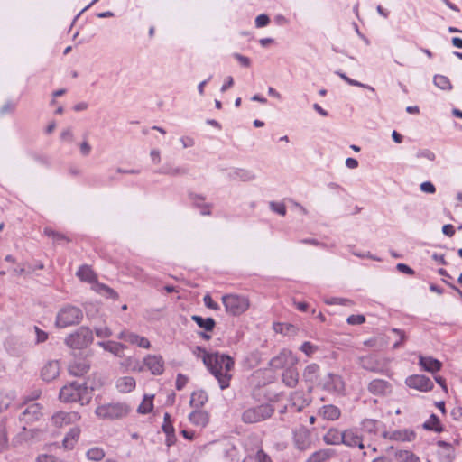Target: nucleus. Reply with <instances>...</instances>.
I'll list each match as a JSON object with an SVG mask.
<instances>
[{
  "mask_svg": "<svg viewBox=\"0 0 462 462\" xmlns=\"http://www.w3.org/2000/svg\"><path fill=\"white\" fill-rule=\"evenodd\" d=\"M159 173L172 175V176L184 175V174H187V170L184 168H169L168 169L166 167H163L159 171Z\"/></svg>",
  "mask_w": 462,
  "mask_h": 462,
  "instance_id": "nucleus-46",
  "label": "nucleus"
},
{
  "mask_svg": "<svg viewBox=\"0 0 462 462\" xmlns=\"http://www.w3.org/2000/svg\"><path fill=\"white\" fill-rule=\"evenodd\" d=\"M189 198L190 201L192 202V204L198 208H199L202 204H205L204 200L206 198L201 194L190 192L189 194Z\"/></svg>",
  "mask_w": 462,
  "mask_h": 462,
  "instance_id": "nucleus-49",
  "label": "nucleus"
},
{
  "mask_svg": "<svg viewBox=\"0 0 462 462\" xmlns=\"http://www.w3.org/2000/svg\"><path fill=\"white\" fill-rule=\"evenodd\" d=\"M395 458L399 462H420L418 456L409 450H398L395 452Z\"/></svg>",
  "mask_w": 462,
  "mask_h": 462,
  "instance_id": "nucleus-36",
  "label": "nucleus"
},
{
  "mask_svg": "<svg viewBox=\"0 0 462 462\" xmlns=\"http://www.w3.org/2000/svg\"><path fill=\"white\" fill-rule=\"evenodd\" d=\"M130 273L140 281L145 282L147 280V274L141 268L134 267L130 270Z\"/></svg>",
  "mask_w": 462,
  "mask_h": 462,
  "instance_id": "nucleus-54",
  "label": "nucleus"
},
{
  "mask_svg": "<svg viewBox=\"0 0 462 462\" xmlns=\"http://www.w3.org/2000/svg\"><path fill=\"white\" fill-rule=\"evenodd\" d=\"M423 428L429 430H433L435 432L442 431V427L440 426L439 419L435 414H431L429 420L423 423Z\"/></svg>",
  "mask_w": 462,
  "mask_h": 462,
  "instance_id": "nucleus-38",
  "label": "nucleus"
},
{
  "mask_svg": "<svg viewBox=\"0 0 462 462\" xmlns=\"http://www.w3.org/2000/svg\"><path fill=\"white\" fill-rule=\"evenodd\" d=\"M319 365L312 363L308 365L302 374L303 379L306 383H309L310 384H313L316 383L319 377ZM310 390L312 389V385H310Z\"/></svg>",
  "mask_w": 462,
  "mask_h": 462,
  "instance_id": "nucleus-26",
  "label": "nucleus"
},
{
  "mask_svg": "<svg viewBox=\"0 0 462 462\" xmlns=\"http://www.w3.org/2000/svg\"><path fill=\"white\" fill-rule=\"evenodd\" d=\"M360 366L367 371L382 374H387V369L383 368L378 358L374 356H366L360 358Z\"/></svg>",
  "mask_w": 462,
  "mask_h": 462,
  "instance_id": "nucleus-12",
  "label": "nucleus"
},
{
  "mask_svg": "<svg viewBox=\"0 0 462 462\" xmlns=\"http://www.w3.org/2000/svg\"><path fill=\"white\" fill-rule=\"evenodd\" d=\"M309 405V400L306 398L303 391H295L290 396V406L295 411H301L306 406Z\"/></svg>",
  "mask_w": 462,
  "mask_h": 462,
  "instance_id": "nucleus-21",
  "label": "nucleus"
},
{
  "mask_svg": "<svg viewBox=\"0 0 462 462\" xmlns=\"http://www.w3.org/2000/svg\"><path fill=\"white\" fill-rule=\"evenodd\" d=\"M319 414L325 420H336L339 419L341 415V411L336 405L327 404L319 408Z\"/></svg>",
  "mask_w": 462,
  "mask_h": 462,
  "instance_id": "nucleus-25",
  "label": "nucleus"
},
{
  "mask_svg": "<svg viewBox=\"0 0 462 462\" xmlns=\"http://www.w3.org/2000/svg\"><path fill=\"white\" fill-rule=\"evenodd\" d=\"M80 434V430L79 428L71 429L65 436L63 439V445L67 448H72L74 447L75 442L78 440Z\"/></svg>",
  "mask_w": 462,
  "mask_h": 462,
  "instance_id": "nucleus-34",
  "label": "nucleus"
},
{
  "mask_svg": "<svg viewBox=\"0 0 462 462\" xmlns=\"http://www.w3.org/2000/svg\"><path fill=\"white\" fill-rule=\"evenodd\" d=\"M15 399V393L9 391L0 394V411L7 410Z\"/></svg>",
  "mask_w": 462,
  "mask_h": 462,
  "instance_id": "nucleus-37",
  "label": "nucleus"
},
{
  "mask_svg": "<svg viewBox=\"0 0 462 462\" xmlns=\"http://www.w3.org/2000/svg\"><path fill=\"white\" fill-rule=\"evenodd\" d=\"M300 349L310 356L317 350V346L312 345L310 342L306 341L300 346Z\"/></svg>",
  "mask_w": 462,
  "mask_h": 462,
  "instance_id": "nucleus-56",
  "label": "nucleus"
},
{
  "mask_svg": "<svg viewBox=\"0 0 462 462\" xmlns=\"http://www.w3.org/2000/svg\"><path fill=\"white\" fill-rule=\"evenodd\" d=\"M202 361L209 373L217 380L221 390L230 386L232 378L231 371L234 368V359L226 354L219 352L205 353Z\"/></svg>",
  "mask_w": 462,
  "mask_h": 462,
  "instance_id": "nucleus-1",
  "label": "nucleus"
},
{
  "mask_svg": "<svg viewBox=\"0 0 462 462\" xmlns=\"http://www.w3.org/2000/svg\"><path fill=\"white\" fill-rule=\"evenodd\" d=\"M143 365L154 375H160L164 372V360L158 355H147L143 358Z\"/></svg>",
  "mask_w": 462,
  "mask_h": 462,
  "instance_id": "nucleus-11",
  "label": "nucleus"
},
{
  "mask_svg": "<svg viewBox=\"0 0 462 462\" xmlns=\"http://www.w3.org/2000/svg\"><path fill=\"white\" fill-rule=\"evenodd\" d=\"M376 425L377 421L375 420L366 419L362 422V427L364 430L368 433H375L376 432Z\"/></svg>",
  "mask_w": 462,
  "mask_h": 462,
  "instance_id": "nucleus-47",
  "label": "nucleus"
},
{
  "mask_svg": "<svg viewBox=\"0 0 462 462\" xmlns=\"http://www.w3.org/2000/svg\"><path fill=\"white\" fill-rule=\"evenodd\" d=\"M451 415L454 420L462 421V407L461 406L455 407L451 411Z\"/></svg>",
  "mask_w": 462,
  "mask_h": 462,
  "instance_id": "nucleus-63",
  "label": "nucleus"
},
{
  "mask_svg": "<svg viewBox=\"0 0 462 462\" xmlns=\"http://www.w3.org/2000/svg\"><path fill=\"white\" fill-rule=\"evenodd\" d=\"M342 444L350 448L358 447L360 449L365 448L363 438L356 429H348L343 431Z\"/></svg>",
  "mask_w": 462,
  "mask_h": 462,
  "instance_id": "nucleus-16",
  "label": "nucleus"
},
{
  "mask_svg": "<svg viewBox=\"0 0 462 462\" xmlns=\"http://www.w3.org/2000/svg\"><path fill=\"white\" fill-rule=\"evenodd\" d=\"M405 383L408 387L420 392H429L434 386L432 381L424 374L410 375L406 378Z\"/></svg>",
  "mask_w": 462,
  "mask_h": 462,
  "instance_id": "nucleus-9",
  "label": "nucleus"
},
{
  "mask_svg": "<svg viewBox=\"0 0 462 462\" xmlns=\"http://www.w3.org/2000/svg\"><path fill=\"white\" fill-rule=\"evenodd\" d=\"M294 361L292 353L290 350L282 349L276 356L270 360V365L273 369H281L289 363L293 364Z\"/></svg>",
  "mask_w": 462,
  "mask_h": 462,
  "instance_id": "nucleus-17",
  "label": "nucleus"
},
{
  "mask_svg": "<svg viewBox=\"0 0 462 462\" xmlns=\"http://www.w3.org/2000/svg\"><path fill=\"white\" fill-rule=\"evenodd\" d=\"M282 380L286 386L294 388L299 382V373L297 369L293 366L286 368L282 374Z\"/></svg>",
  "mask_w": 462,
  "mask_h": 462,
  "instance_id": "nucleus-27",
  "label": "nucleus"
},
{
  "mask_svg": "<svg viewBox=\"0 0 462 462\" xmlns=\"http://www.w3.org/2000/svg\"><path fill=\"white\" fill-rule=\"evenodd\" d=\"M59 398L62 402H79L83 406L90 402L92 389L86 383L72 382L60 390Z\"/></svg>",
  "mask_w": 462,
  "mask_h": 462,
  "instance_id": "nucleus-2",
  "label": "nucleus"
},
{
  "mask_svg": "<svg viewBox=\"0 0 462 462\" xmlns=\"http://www.w3.org/2000/svg\"><path fill=\"white\" fill-rule=\"evenodd\" d=\"M7 422L6 420L3 419L0 420V452L7 447Z\"/></svg>",
  "mask_w": 462,
  "mask_h": 462,
  "instance_id": "nucleus-39",
  "label": "nucleus"
},
{
  "mask_svg": "<svg viewBox=\"0 0 462 462\" xmlns=\"http://www.w3.org/2000/svg\"><path fill=\"white\" fill-rule=\"evenodd\" d=\"M204 304L207 308L217 310H219V305L215 302L212 299V297L209 294H206L203 298Z\"/></svg>",
  "mask_w": 462,
  "mask_h": 462,
  "instance_id": "nucleus-57",
  "label": "nucleus"
},
{
  "mask_svg": "<svg viewBox=\"0 0 462 462\" xmlns=\"http://www.w3.org/2000/svg\"><path fill=\"white\" fill-rule=\"evenodd\" d=\"M226 311L233 316L244 313L249 308V300L245 296L227 294L222 297Z\"/></svg>",
  "mask_w": 462,
  "mask_h": 462,
  "instance_id": "nucleus-7",
  "label": "nucleus"
},
{
  "mask_svg": "<svg viewBox=\"0 0 462 462\" xmlns=\"http://www.w3.org/2000/svg\"><path fill=\"white\" fill-rule=\"evenodd\" d=\"M325 303L328 305H344V306H346L348 303H351V300L345 299V298L332 297L329 299H326Z\"/></svg>",
  "mask_w": 462,
  "mask_h": 462,
  "instance_id": "nucleus-51",
  "label": "nucleus"
},
{
  "mask_svg": "<svg viewBox=\"0 0 462 462\" xmlns=\"http://www.w3.org/2000/svg\"><path fill=\"white\" fill-rule=\"evenodd\" d=\"M77 277L82 281L92 283L96 282L97 276L93 270L88 265H82L76 273Z\"/></svg>",
  "mask_w": 462,
  "mask_h": 462,
  "instance_id": "nucleus-30",
  "label": "nucleus"
},
{
  "mask_svg": "<svg viewBox=\"0 0 462 462\" xmlns=\"http://www.w3.org/2000/svg\"><path fill=\"white\" fill-rule=\"evenodd\" d=\"M346 321L350 325H361L365 321V319L363 315H350Z\"/></svg>",
  "mask_w": 462,
  "mask_h": 462,
  "instance_id": "nucleus-58",
  "label": "nucleus"
},
{
  "mask_svg": "<svg viewBox=\"0 0 462 462\" xmlns=\"http://www.w3.org/2000/svg\"><path fill=\"white\" fill-rule=\"evenodd\" d=\"M208 393L204 390L195 391L191 393L189 404L199 409L208 402Z\"/></svg>",
  "mask_w": 462,
  "mask_h": 462,
  "instance_id": "nucleus-31",
  "label": "nucleus"
},
{
  "mask_svg": "<svg viewBox=\"0 0 462 462\" xmlns=\"http://www.w3.org/2000/svg\"><path fill=\"white\" fill-rule=\"evenodd\" d=\"M392 332L400 337V339L393 345V348L397 349L402 346L403 341L406 339V335L404 331L400 328H392Z\"/></svg>",
  "mask_w": 462,
  "mask_h": 462,
  "instance_id": "nucleus-53",
  "label": "nucleus"
},
{
  "mask_svg": "<svg viewBox=\"0 0 462 462\" xmlns=\"http://www.w3.org/2000/svg\"><path fill=\"white\" fill-rule=\"evenodd\" d=\"M234 180H239L242 181H251L255 179V175L253 171L245 169H236L232 173Z\"/></svg>",
  "mask_w": 462,
  "mask_h": 462,
  "instance_id": "nucleus-33",
  "label": "nucleus"
},
{
  "mask_svg": "<svg viewBox=\"0 0 462 462\" xmlns=\"http://www.w3.org/2000/svg\"><path fill=\"white\" fill-rule=\"evenodd\" d=\"M270 209L280 216H285L286 215V207L283 203L274 202L271 201L269 203Z\"/></svg>",
  "mask_w": 462,
  "mask_h": 462,
  "instance_id": "nucleus-48",
  "label": "nucleus"
},
{
  "mask_svg": "<svg viewBox=\"0 0 462 462\" xmlns=\"http://www.w3.org/2000/svg\"><path fill=\"white\" fill-rule=\"evenodd\" d=\"M273 413L274 408L272 404L262 403L245 409L241 415V420L245 424L258 423L270 419Z\"/></svg>",
  "mask_w": 462,
  "mask_h": 462,
  "instance_id": "nucleus-5",
  "label": "nucleus"
},
{
  "mask_svg": "<svg viewBox=\"0 0 462 462\" xmlns=\"http://www.w3.org/2000/svg\"><path fill=\"white\" fill-rule=\"evenodd\" d=\"M153 395L147 397L144 396L143 402L137 408V411L141 414H147L152 411L153 408Z\"/></svg>",
  "mask_w": 462,
  "mask_h": 462,
  "instance_id": "nucleus-42",
  "label": "nucleus"
},
{
  "mask_svg": "<svg viewBox=\"0 0 462 462\" xmlns=\"http://www.w3.org/2000/svg\"><path fill=\"white\" fill-rule=\"evenodd\" d=\"M434 84L443 90H448L451 88V83L448 78L443 75H436L434 77Z\"/></svg>",
  "mask_w": 462,
  "mask_h": 462,
  "instance_id": "nucleus-44",
  "label": "nucleus"
},
{
  "mask_svg": "<svg viewBox=\"0 0 462 462\" xmlns=\"http://www.w3.org/2000/svg\"><path fill=\"white\" fill-rule=\"evenodd\" d=\"M293 440L299 450H306L310 446V432L305 427H300L293 432Z\"/></svg>",
  "mask_w": 462,
  "mask_h": 462,
  "instance_id": "nucleus-13",
  "label": "nucleus"
},
{
  "mask_svg": "<svg viewBox=\"0 0 462 462\" xmlns=\"http://www.w3.org/2000/svg\"><path fill=\"white\" fill-rule=\"evenodd\" d=\"M83 317V311L80 308L67 304L58 311L55 325L60 328L76 326L82 321Z\"/></svg>",
  "mask_w": 462,
  "mask_h": 462,
  "instance_id": "nucleus-3",
  "label": "nucleus"
},
{
  "mask_svg": "<svg viewBox=\"0 0 462 462\" xmlns=\"http://www.w3.org/2000/svg\"><path fill=\"white\" fill-rule=\"evenodd\" d=\"M42 406L40 403L33 402L29 404L19 417L21 422L25 424L39 420L42 415Z\"/></svg>",
  "mask_w": 462,
  "mask_h": 462,
  "instance_id": "nucleus-10",
  "label": "nucleus"
},
{
  "mask_svg": "<svg viewBox=\"0 0 462 462\" xmlns=\"http://www.w3.org/2000/svg\"><path fill=\"white\" fill-rule=\"evenodd\" d=\"M419 364L423 370L430 373L438 372L441 369L442 364L431 356H420Z\"/></svg>",
  "mask_w": 462,
  "mask_h": 462,
  "instance_id": "nucleus-23",
  "label": "nucleus"
},
{
  "mask_svg": "<svg viewBox=\"0 0 462 462\" xmlns=\"http://www.w3.org/2000/svg\"><path fill=\"white\" fill-rule=\"evenodd\" d=\"M90 369V363L86 358L75 359L69 365V373L73 376H83Z\"/></svg>",
  "mask_w": 462,
  "mask_h": 462,
  "instance_id": "nucleus-18",
  "label": "nucleus"
},
{
  "mask_svg": "<svg viewBox=\"0 0 462 462\" xmlns=\"http://www.w3.org/2000/svg\"><path fill=\"white\" fill-rule=\"evenodd\" d=\"M417 158H424L429 161H434L436 158L435 153L429 149L419 150L416 153Z\"/></svg>",
  "mask_w": 462,
  "mask_h": 462,
  "instance_id": "nucleus-52",
  "label": "nucleus"
},
{
  "mask_svg": "<svg viewBox=\"0 0 462 462\" xmlns=\"http://www.w3.org/2000/svg\"><path fill=\"white\" fill-rule=\"evenodd\" d=\"M189 379L186 375L182 374H178L176 382H175V387L178 391L182 390L185 385L187 384Z\"/></svg>",
  "mask_w": 462,
  "mask_h": 462,
  "instance_id": "nucleus-55",
  "label": "nucleus"
},
{
  "mask_svg": "<svg viewBox=\"0 0 462 462\" xmlns=\"http://www.w3.org/2000/svg\"><path fill=\"white\" fill-rule=\"evenodd\" d=\"M97 345L101 346L104 350L110 352L116 356L122 357L124 356L123 352L126 347L124 344L116 342V341H99Z\"/></svg>",
  "mask_w": 462,
  "mask_h": 462,
  "instance_id": "nucleus-24",
  "label": "nucleus"
},
{
  "mask_svg": "<svg viewBox=\"0 0 462 462\" xmlns=\"http://www.w3.org/2000/svg\"><path fill=\"white\" fill-rule=\"evenodd\" d=\"M44 234L52 238L53 242L56 244H60L61 242H69L70 240L64 235L59 232H56L51 228H45Z\"/></svg>",
  "mask_w": 462,
  "mask_h": 462,
  "instance_id": "nucleus-43",
  "label": "nucleus"
},
{
  "mask_svg": "<svg viewBox=\"0 0 462 462\" xmlns=\"http://www.w3.org/2000/svg\"><path fill=\"white\" fill-rule=\"evenodd\" d=\"M270 23V18L266 14H260L255 19V26L257 28H262L268 25Z\"/></svg>",
  "mask_w": 462,
  "mask_h": 462,
  "instance_id": "nucleus-61",
  "label": "nucleus"
},
{
  "mask_svg": "<svg viewBox=\"0 0 462 462\" xmlns=\"http://www.w3.org/2000/svg\"><path fill=\"white\" fill-rule=\"evenodd\" d=\"M420 190L422 192L428 193V194H434L436 192V188L434 184L430 181H424L420 184Z\"/></svg>",
  "mask_w": 462,
  "mask_h": 462,
  "instance_id": "nucleus-60",
  "label": "nucleus"
},
{
  "mask_svg": "<svg viewBox=\"0 0 462 462\" xmlns=\"http://www.w3.org/2000/svg\"><path fill=\"white\" fill-rule=\"evenodd\" d=\"M383 437L396 441H412L415 439L416 434L413 430L404 429L392 432L383 431Z\"/></svg>",
  "mask_w": 462,
  "mask_h": 462,
  "instance_id": "nucleus-19",
  "label": "nucleus"
},
{
  "mask_svg": "<svg viewBox=\"0 0 462 462\" xmlns=\"http://www.w3.org/2000/svg\"><path fill=\"white\" fill-rule=\"evenodd\" d=\"M191 319L205 331H212L216 326V322L213 318H203L199 315H192Z\"/></svg>",
  "mask_w": 462,
  "mask_h": 462,
  "instance_id": "nucleus-32",
  "label": "nucleus"
},
{
  "mask_svg": "<svg viewBox=\"0 0 462 462\" xmlns=\"http://www.w3.org/2000/svg\"><path fill=\"white\" fill-rule=\"evenodd\" d=\"M95 291L97 293L106 296V298L114 300L118 298V293L114 289L108 287L104 283L96 282Z\"/></svg>",
  "mask_w": 462,
  "mask_h": 462,
  "instance_id": "nucleus-35",
  "label": "nucleus"
},
{
  "mask_svg": "<svg viewBox=\"0 0 462 462\" xmlns=\"http://www.w3.org/2000/svg\"><path fill=\"white\" fill-rule=\"evenodd\" d=\"M367 389L374 395H385L391 392L392 385L385 380L374 379L369 383Z\"/></svg>",
  "mask_w": 462,
  "mask_h": 462,
  "instance_id": "nucleus-20",
  "label": "nucleus"
},
{
  "mask_svg": "<svg viewBox=\"0 0 462 462\" xmlns=\"http://www.w3.org/2000/svg\"><path fill=\"white\" fill-rule=\"evenodd\" d=\"M322 388L330 393L342 395L345 393L346 385L342 376L328 373L322 383Z\"/></svg>",
  "mask_w": 462,
  "mask_h": 462,
  "instance_id": "nucleus-8",
  "label": "nucleus"
},
{
  "mask_svg": "<svg viewBox=\"0 0 462 462\" xmlns=\"http://www.w3.org/2000/svg\"><path fill=\"white\" fill-rule=\"evenodd\" d=\"M254 460L256 462H272L270 456L265 453L263 449H259L254 455Z\"/></svg>",
  "mask_w": 462,
  "mask_h": 462,
  "instance_id": "nucleus-59",
  "label": "nucleus"
},
{
  "mask_svg": "<svg viewBox=\"0 0 462 462\" xmlns=\"http://www.w3.org/2000/svg\"><path fill=\"white\" fill-rule=\"evenodd\" d=\"M95 333L97 337L101 338L109 337L113 334L112 330L106 326L95 328Z\"/></svg>",
  "mask_w": 462,
  "mask_h": 462,
  "instance_id": "nucleus-50",
  "label": "nucleus"
},
{
  "mask_svg": "<svg viewBox=\"0 0 462 462\" xmlns=\"http://www.w3.org/2000/svg\"><path fill=\"white\" fill-rule=\"evenodd\" d=\"M324 442L328 445H339L343 442V431L337 429H330L323 437Z\"/></svg>",
  "mask_w": 462,
  "mask_h": 462,
  "instance_id": "nucleus-29",
  "label": "nucleus"
},
{
  "mask_svg": "<svg viewBox=\"0 0 462 462\" xmlns=\"http://www.w3.org/2000/svg\"><path fill=\"white\" fill-rule=\"evenodd\" d=\"M93 342V332L88 327L82 326L65 338V344L70 348L82 349Z\"/></svg>",
  "mask_w": 462,
  "mask_h": 462,
  "instance_id": "nucleus-6",
  "label": "nucleus"
},
{
  "mask_svg": "<svg viewBox=\"0 0 462 462\" xmlns=\"http://www.w3.org/2000/svg\"><path fill=\"white\" fill-rule=\"evenodd\" d=\"M37 462H58V460L51 455L43 454L38 456Z\"/></svg>",
  "mask_w": 462,
  "mask_h": 462,
  "instance_id": "nucleus-64",
  "label": "nucleus"
},
{
  "mask_svg": "<svg viewBox=\"0 0 462 462\" xmlns=\"http://www.w3.org/2000/svg\"><path fill=\"white\" fill-rule=\"evenodd\" d=\"M162 429L164 433H172L175 431L171 415L168 412H165L163 415V423Z\"/></svg>",
  "mask_w": 462,
  "mask_h": 462,
  "instance_id": "nucleus-45",
  "label": "nucleus"
},
{
  "mask_svg": "<svg viewBox=\"0 0 462 462\" xmlns=\"http://www.w3.org/2000/svg\"><path fill=\"white\" fill-rule=\"evenodd\" d=\"M60 363L58 360L48 361L41 370V377L46 382L55 380L60 374Z\"/></svg>",
  "mask_w": 462,
  "mask_h": 462,
  "instance_id": "nucleus-14",
  "label": "nucleus"
},
{
  "mask_svg": "<svg viewBox=\"0 0 462 462\" xmlns=\"http://www.w3.org/2000/svg\"><path fill=\"white\" fill-rule=\"evenodd\" d=\"M131 409L125 402H111L98 405L96 408V415L102 420H120L128 415Z\"/></svg>",
  "mask_w": 462,
  "mask_h": 462,
  "instance_id": "nucleus-4",
  "label": "nucleus"
},
{
  "mask_svg": "<svg viewBox=\"0 0 462 462\" xmlns=\"http://www.w3.org/2000/svg\"><path fill=\"white\" fill-rule=\"evenodd\" d=\"M135 379L132 376H124L117 379L116 386L120 393H130L135 388Z\"/></svg>",
  "mask_w": 462,
  "mask_h": 462,
  "instance_id": "nucleus-28",
  "label": "nucleus"
},
{
  "mask_svg": "<svg viewBox=\"0 0 462 462\" xmlns=\"http://www.w3.org/2000/svg\"><path fill=\"white\" fill-rule=\"evenodd\" d=\"M189 420L193 425L205 428L209 422V415L206 411L198 409L189 413Z\"/></svg>",
  "mask_w": 462,
  "mask_h": 462,
  "instance_id": "nucleus-22",
  "label": "nucleus"
},
{
  "mask_svg": "<svg viewBox=\"0 0 462 462\" xmlns=\"http://www.w3.org/2000/svg\"><path fill=\"white\" fill-rule=\"evenodd\" d=\"M86 456H87L88 459H89L91 461L98 462L104 458L105 451L101 448L95 447V448H89L87 451Z\"/></svg>",
  "mask_w": 462,
  "mask_h": 462,
  "instance_id": "nucleus-40",
  "label": "nucleus"
},
{
  "mask_svg": "<svg viewBox=\"0 0 462 462\" xmlns=\"http://www.w3.org/2000/svg\"><path fill=\"white\" fill-rule=\"evenodd\" d=\"M330 457V451L328 449H321L314 452L306 462H324Z\"/></svg>",
  "mask_w": 462,
  "mask_h": 462,
  "instance_id": "nucleus-41",
  "label": "nucleus"
},
{
  "mask_svg": "<svg viewBox=\"0 0 462 462\" xmlns=\"http://www.w3.org/2000/svg\"><path fill=\"white\" fill-rule=\"evenodd\" d=\"M79 419L80 415L77 411H59L56 412L51 418L53 424L57 427H62L64 425L74 423Z\"/></svg>",
  "mask_w": 462,
  "mask_h": 462,
  "instance_id": "nucleus-15",
  "label": "nucleus"
},
{
  "mask_svg": "<svg viewBox=\"0 0 462 462\" xmlns=\"http://www.w3.org/2000/svg\"><path fill=\"white\" fill-rule=\"evenodd\" d=\"M34 330L36 333V343H42L47 340L48 334L45 331L40 329L36 326L34 327Z\"/></svg>",
  "mask_w": 462,
  "mask_h": 462,
  "instance_id": "nucleus-62",
  "label": "nucleus"
}]
</instances>
